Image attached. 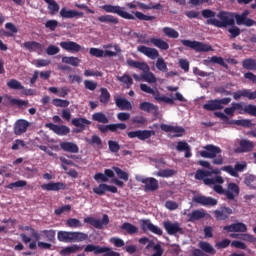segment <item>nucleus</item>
<instances>
[{
	"mask_svg": "<svg viewBox=\"0 0 256 256\" xmlns=\"http://www.w3.org/2000/svg\"><path fill=\"white\" fill-rule=\"evenodd\" d=\"M229 125H238L240 127H252L253 123L249 119H242V120H232L229 122Z\"/></svg>",
	"mask_w": 256,
	"mask_h": 256,
	"instance_id": "nucleus-54",
	"label": "nucleus"
},
{
	"mask_svg": "<svg viewBox=\"0 0 256 256\" xmlns=\"http://www.w3.org/2000/svg\"><path fill=\"white\" fill-rule=\"evenodd\" d=\"M217 17L221 21L217 20L215 18L208 19V20H206V25H213V27H218L219 29H222V27H227V26L233 27V25H235V19L233 18V15H231L225 11H221L217 15Z\"/></svg>",
	"mask_w": 256,
	"mask_h": 256,
	"instance_id": "nucleus-4",
	"label": "nucleus"
},
{
	"mask_svg": "<svg viewBox=\"0 0 256 256\" xmlns=\"http://www.w3.org/2000/svg\"><path fill=\"white\" fill-rule=\"evenodd\" d=\"M223 185L225 183V180L221 176H216L215 178L205 179L204 185Z\"/></svg>",
	"mask_w": 256,
	"mask_h": 256,
	"instance_id": "nucleus-58",
	"label": "nucleus"
},
{
	"mask_svg": "<svg viewBox=\"0 0 256 256\" xmlns=\"http://www.w3.org/2000/svg\"><path fill=\"white\" fill-rule=\"evenodd\" d=\"M150 43L154 45V47H157L158 49H161L162 51H167L169 49V43L164 41L161 38H151Z\"/></svg>",
	"mask_w": 256,
	"mask_h": 256,
	"instance_id": "nucleus-39",
	"label": "nucleus"
},
{
	"mask_svg": "<svg viewBox=\"0 0 256 256\" xmlns=\"http://www.w3.org/2000/svg\"><path fill=\"white\" fill-rule=\"evenodd\" d=\"M229 103H231L230 97L209 100L206 104L203 105V109H205V111H219L223 109V105H229Z\"/></svg>",
	"mask_w": 256,
	"mask_h": 256,
	"instance_id": "nucleus-11",
	"label": "nucleus"
},
{
	"mask_svg": "<svg viewBox=\"0 0 256 256\" xmlns=\"http://www.w3.org/2000/svg\"><path fill=\"white\" fill-rule=\"evenodd\" d=\"M198 247L201 249V251H204V253H209V255H215V253H217L215 248H213L209 242L201 241L199 242Z\"/></svg>",
	"mask_w": 256,
	"mask_h": 256,
	"instance_id": "nucleus-45",
	"label": "nucleus"
},
{
	"mask_svg": "<svg viewBox=\"0 0 256 256\" xmlns=\"http://www.w3.org/2000/svg\"><path fill=\"white\" fill-rule=\"evenodd\" d=\"M3 105L6 107H19V109H23V107H27L29 105V101L21 100V99H16L11 96H5L4 98L2 97Z\"/></svg>",
	"mask_w": 256,
	"mask_h": 256,
	"instance_id": "nucleus-20",
	"label": "nucleus"
},
{
	"mask_svg": "<svg viewBox=\"0 0 256 256\" xmlns=\"http://www.w3.org/2000/svg\"><path fill=\"white\" fill-rule=\"evenodd\" d=\"M175 173L177 172L173 169H164V170L158 171L156 175L157 177L169 178V177H173Z\"/></svg>",
	"mask_w": 256,
	"mask_h": 256,
	"instance_id": "nucleus-63",
	"label": "nucleus"
},
{
	"mask_svg": "<svg viewBox=\"0 0 256 256\" xmlns=\"http://www.w3.org/2000/svg\"><path fill=\"white\" fill-rule=\"evenodd\" d=\"M192 202L196 205H201L202 207H215L218 201L213 197L203 196L201 194L194 195Z\"/></svg>",
	"mask_w": 256,
	"mask_h": 256,
	"instance_id": "nucleus-12",
	"label": "nucleus"
},
{
	"mask_svg": "<svg viewBox=\"0 0 256 256\" xmlns=\"http://www.w3.org/2000/svg\"><path fill=\"white\" fill-rule=\"evenodd\" d=\"M41 189H43V191H65V189H67V184L63 182H49L47 184H42Z\"/></svg>",
	"mask_w": 256,
	"mask_h": 256,
	"instance_id": "nucleus-25",
	"label": "nucleus"
},
{
	"mask_svg": "<svg viewBox=\"0 0 256 256\" xmlns=\"http://www.w3.org/2000/svg\"><path fill=\"white\" fill-rule=\"evenodd\" d=\"M100 23H112L113 25L119 24V19L113 15H104L97 18Z\"/></svg>",
	"mask_w": 256,
	"mask_h": 256,
	"instance_id": "nucleus-46",
	"label": "nucleus"
},
{
	"mask_svg": "<svg viewBox=\"0 0 256 256\" xmlns=\"http://www.w3.org/2000/svg\"><path fill=\"white\" fill-rule=\"evenodd\" d=\"M107 191H109L110 193H117L118 190L117 187L105 183H101L97 187L93 188V193L99 196L104 195L105 193H107Z\"/></svg>",
	"mask_w": 256,
	"mask_h": 256,
	"instance_id": "nucleus-23",
	"label": "nucleus"
},
{
	"mask_svg": "<svg viewBox=\"0 0 256 256\" xmlns=\"http://www.w3.org/2000/svg\"><path fill=\"white\" fill-rule=\"evenodd\" d=\"M137 5H138L139 9H145L147 11H149L151 9H157L158 11H160V9H163V5H161V3L153 5V4H145L142 2H137Z\"/></svg>",
	"mask_w": 256,
	"mask_h": 256,
	"instance_id": "nucleus-51",
	"label": "nucleus"
},
{
	"mask_svg": "<svg viewBox=\"0 0 256 256\" xmlns=\"http://www.w3.org/2000/svg\"><path fill=\"white\" fill-rule=\"evenodd\" d=\"M176 151L183 152L185 151V158L189 159L193 156L191 153V146L187 142L179 141L176 146Z\"/></svg>",
	"mask_w": 256,
	"mask_h": 256,
	"instance_id": "nucleus-37",
	"label": "nucleus"
},
{
	"mask_svg": "<svg viewBox=\"0 0 256 256\" xmlns=\"http://www.w3.org/2000/svg\"><path fill=\"white\" fill-rule=\"evenodd\" d=\"M204 65H209L211 63H216V65H220L221 67H224V69H229V65L225 63V59L221 56H212L208 59H205L203 61Z\"/></svg>",
	"mask_w": 256,
	"mask_h": 256,
	"instance_id": "nucleus-36",
	"label": "nucleus"
},
{
	"mask_svg": "<svg viewBox=\"0 0 256 256\" xmlns=\"http://www.w3.org/2000/svg\"><path fill=\"white\" fill-rule=\"evenodd\" d=\"M101 9L105 11V13H114L115 15H118V17H121L122 19H128L129 21H134L135 16L133 14H130L125 10V7H121L119 5H111V4H105L101 6Z\"/></svg>",
	"mask_w": 256,
	"mask_h": 256,
	"instance_id": "nucleus-9",
	"label": "nucleus"
},
{
	"mask_svg": "<svg viewBox=\"0 0 256 256\" xmlns=\"http://www.w3.org/2000/svg\"><path fill=\"white\" fill-rule=\"evenodd\" d=\"M60 147L62 151H66L67 153H79V146L73 142H62L60 143Z\"/></svg>",
	"mask_w": 256,
	"mask_h": 256,
	"instance_id": "nucleus-38",
	"label": "nucleus"
},
{
	"mask_svg": "<svg viewBox=\"0 0 256 256\" xmlns=\"http://www.w3.org/2000/svg\"><path fill=\"white\" fill-rule=\"evenodd\" d=\"M207 177H211V173H209V170H203V169H198L194 175V178L197 181H203V183H205V179H211Z\"/></svg>",
	"mask_w": 256,
	"mask_h": 256,
	"instance_id": "nucleus-44",
	"label": "nucleus"
},
{
	"mask_svg": "<svg viewBox=\"0 0 256 256\" xmlns=\"http://www.w3.org/2000/svg\"><path fill=\"white\" fill-rule=\"evenodd\" d=\"M141 229L144 233H147V231H150V233H153L154 235H163V230L159 228V226H155L151 220L149 219H143L141 220Z\"/></svg>",
	"mask_w": 256,
	"mask_h": 256,
	"instance_id": "nucleus-16",
	"label": "nucleus"
},
{
	"mask_svg": "<svg viewBox=\"0 0 256 256\" xmlns=\"http://www.w3.org/2000/svg\"><path fill=\"white\" fill-rule=\"evenodd\" d=\"M24 231H30L31 237L35 239V241H32L29 244V249H31L32 251H35V249H37V245L40 249L51 250V247H53V245H51L50 243H53L55 241V230H42L39 234V232L33 227L24 226ZM41 235H45L46 241H49L50 243L41 242Z\"/></svg>",
	"mask_w": 256,
	"mask_h": 256,
	"instance_id": "nucleus-1",
	"label": "nucleus"
},
{
	"mask_svg": "<svg viewBox=\"0 0 256 256\" xmlns=\"http://www.w3.org/2000/svg\"><path fill=\"white\" fill-rule=\"evenodd\" d=\"M135 180L138 183H142L144 185L143 191H145V193H154V191H157V189H159V180L154 177L136 175Z\"/></svg>",
	"mask_w": 256,
	"mask_h": 256,
	"instance_id": "nucleus-8",
	"label": "nucleus"
},
{
	"mask_svg": "<svg viewBox=\"0 0 256 256\" xmlns=\"http://www.w3.org/2000/svg\"><path fill=\"white\" fill-rule=\"evenodd\" d=\"M120 229L122 231H126L128 235H136V233H139V228L129 222H125L120 226Z\"/></svg>",
	"mask_w": 256,
	"mask_h": 256,
	"instance_id": "nucleus-41",
	"label": "nucleus"
},
{
	"mask_svg": "<svg viewBox=\"0 0 256 256\" xmlns=\"http://www.w3.org/2000/svg\"><path fill=\"white\" fill-rule=\"evenodd\" d=\"M237 25H244L245 27H256V21L249 18V10H245L242 14L235 15Z\"/></svg>",
	"mask_w": 256,
	"mask_h": 256,
	"instance_id": "nucleus-15",
	"label": "nucleus"
},
{
	"mask_svg": "<svg viewBox=\"0 0 256 256\" xmlns=\"http://www.w3.org/2000/svg\"><path fill=\"white\" fill-rule=\"evenodd\" d=\"M113 171L116 173L118 179H122V181H129V173L123 171L119 167H113Z\"/></svg>",
	"mask_w": 256,
	"mask_h": 256,
	"instance_id": "nucleus-55",
	"label": "nucleus"
},
{
	"mask_svg": "<svg viewBox=\"0 0 256 256\" xmlns=\"http://www.w3.org/2000/svg\"><path fill=\"white\" fill-rule=\"evenodd\" d=\"M156 68L158 69V71H161L162 73H167V71H169V68H167V63L163 58L157 59Z\"/></svg>",
	"mask_w": 256,
	"mask_h": 256,
	"instance_id": "nucleus-61",
	"label": "nucleus"
},
{
	"mask_svg": "<svg viewBox=\"0 0 256 256\" xmlns=\"http://www.w3.org/2000/svg\"><path fill=\"white\" fill-rule=\"evenodd\" d=\"M60 47L68 53H79L81 51V45L74 41H62Z\"/></svg>",
	"mask_w": 256,
	"mask_h": 256,
	"instance_id": "nucleus-26",
	"label": "nucleus"
},
{
	"mask_svg": "<svg viewBox=\"0 0 256 256\" xmlns=\"http://www.w3.org/2000/svg\"><path fill=\"white\" fill-rule=\"evenodd\" d=\"M97 129L98 131H100V133H107L108 131H111V133H117L119 129L121 131H125V129H127V124L125 123H116V124H108V125L98 124Z\"/></svg>",
	"mask_w": 256,
	"mask_h": 256,
	"instance_id": "nucleus-14",
	"label": "nucleus"
},
{
	"mask_svg": "<svg viewBox=\"0 0 256 256\" xmlns=\"http://www.w3.org/2000/svg\"><path fill=\"white\" fill-rule=\"evenodd\" d=\"M137 51H139V53H142V55H145L149 59H157V57H159V51L155 48L141 45L137 47Z\"/></svg>",
	"mask_w": 256,
	"mask_h": 256,
	"instance_id": "nucleus-28",
	"label": "nucleus"
},
{
	"mask_svg": "<svg viewBox=\"0 0 256 256\" xmlns=\"http://www.w3.org/2000/svg\"><path fill=\"white\" fill-rule=\"evenodd\" d=\"M161 131H164V133H174L172 137H183L185 135V128L182 126H172L168 124H161L160 125Z\"/></svg>",
	"mask_w": 256,
	"mask_h": 256,
	"instance_id": "nucleus-17",
	"label": "nucleus"
},
{
	"mask_svg": "<svg viewBox=\"0 0 256 256\" xmlns=\"http://www.w3.org/2000/svg\"><path fill=\"white\" fill-rule=\"evenodd\" d=\"M235 112L238 115H251L252 117H256V106L253 104H247L243 106V103L234 102L231 104V107H227L224 109V113L229 115V117H235Z\"/></svg>",
	"mask_w": 256,
	"mask_h": 256,
	"instance_id": "nucleus-2",
	"label": "nucleus"
},
{
	"mask_svg": "<svg viewBox=\"0 0 256 256\" xmlns=\"http://www.w3.org/2000/svg\"><path fill=\"white\" fill-rule=\"evenodd\" d=\"M66 225H67V227H70L71 229H78L79 227H83V224L77 218H69L66 221Z\"/></svg>",
	"mask_w": 256,
	"mask_h": 256,
	"instance_id": "nucleus-59",
	"label": "nucleus"
},
{
	"mask_svg": "<svg viewBox=\"0 0 256 256\" xmlns=\"http://www.w3.org/2000/svg\"><path fill=\"white\" fill-rule=\"evenodd\" d=\"M115 104L121 111H131L133 109V105L131 102L125 98L117 97L115 98Z\"/></svg>",
	"mask_w": 256,
	"mask_h": 256,
	"instance_id": "nucleus-35",
	"label": "nucleus"
},
{
	"mask_svg": "<svg viewBox=\"0 0 256 256\" xmlns=\"http://www.w3.org/2000/svg\"><path fill=\"white\" fill-rule=\"evenodd\" d=\"M72 125L78 128L75 131L76 133H83V131H85L87 128L86 125H91V121H89L87 118H74L72 119Z\"/></svg>",
	"mask_w": 256,
	"mask_h": 256,
	"instance_id": "nucleus-30",
	"label": "nucleus"
},
{
	"mask_svg": "<svg viewBox=\"0 0 256 256\" xmlns=\"http://www.w3.org/2000/svg\"><path fill=\"white\" fill-rule=\"evenodd\" d=\"M127 65L129 67H133L134 69H139L143 71L142 79L146 81V83H157V78L153 72H149V65L145 62H139L135 60H127Z\"/></svg>",
	"mask_w": 256,
	"mask_h": 256,
	"instance_id": "nucleus-6",
	"label": "nucleus"
},
{
	"mask_svg": "<svg viewBox=\"0 0 256 256\" xmlns=\"http://www.w3.org/2000/svg\"><path fill=\"white\" fill-rule=\"evenodd\" d=\"M23 187H27V181L25 180H18L6 186L7 189H21Z\"/></svg>",
	"mask_w": 256,
	"mask_h": 256,
	"instance_id": "nucleus-60",
	"label": "nucleus"
},
{
	"mask_svg": "<svg viewBox=\"0 0 256 256\" xmlns=\"http://www.w3.org/2000/svg\"><path fill=\"white\" fill-rule=\"evenodd\" d=\"M242 66L248 71H256V60L253 58L244 59L242 61Z\"/></svg>",
	"mask_w": 256,
	"mask_h": 256,
	"instance_id": "nucleus-49",
	"label": "nucleus"
},
{
	"mask_svg": "<svg viewBox=\"0 0 256 256\" xmlns=\"http://www.w3.org/2000/svg\"><path fill=\"white\" fill-rule=\"evenodd\" d=\"M101 253H104V256H121L119 252H115L113 251V248L107 246H102L100 254Z\"/></svg>",
	"mask_w": 256,
	"mask_h": 256,
	"instance_id": "nucleus-64",
	"label": "nucleus"
},
{
	"mask_svg": "<svg viewBox=\"0 0 256 256\" xmlns=\"http://www.w3.org/2000/svg\"><path fill=\"white\" fill-rule=\"evenodd\" d=\"M206 216H207V212H205L204 209L193 210L191 213L187 214V218L190 223H195V221L205 219Z\"/></svg>",
	"mask_w": 256,
	"mask_h": 256,
	"instance_id": "nucleus-33",
	"label": "nucleus"
},
{
	"mask_svg": "<svg viewBox=\"0 0 256 256\" xmlns=\"http://www.w3.org/2000/svg\"><path fill=\"white\" fill-rule=\"evenodd\" d=\"M27 129H29V122L27 120L20 119L14 124L15 135H23V133H27Z\"/></svg>",
	"mask_w": 256,
	"mask_h": 256,
	"instance_id": "nucleus-31",
	"label": "nucleus"
},
{
	"mask_svg": "<svg viewBox=\"0 0 256 256\" xmlns=\"http://www.w3.org/2000/svg\"><path fill=\"white\" fill-rule=\"evenodd\" d=\"M227 233H247V225L243 222L233 223L223 227Z\"/></svg>",
	"mask_w": 256,
	"mask_h": 256,
	"instance_id": "nucleus-22",
	"label": "nucleus"
},
{
	"mask_svg": "<svg viewBox=\"0 0 256 256\" xmlns=\"http://www.w3.org/2000/svg\"><path fill=\"white\" fill-rule=\"evenodd\" d=\"M84 223L92 225V227H94L95 229H103V225H109V215L104 214L102 220L88 216L84 218Z\"/></svg>",
	"mask_w": 256,
	"mask_h": 256,
	"instance_id": "nucleus-13",
	"label": "nucleus"
},
{
	"mask_svg": "<svg viewBox=\"0 0 256 256\" xmlns=\"http://www.w3.org/2000/svg\"><path fill=\"white\" fill-rule=\"evenodd\" d=\"M46 127L47 129H50V131H53V133H55V135H58L59 137H66V135H69V133H71V128L65 125L47 123Z\"/></svg>",
	"mask_w": 256,
	"mask_h": 256,
	"instance_id": "nucleus-18",
	"label": "nucleus"
},
{
	"mask_svg": "<svg viewBox=\"0 0 256 256\" xmlns=\"http://www.w3.org/2000/svg\"><path fill=\"white\" fill-rule=\"evenodd\" d=\"M113 177H115V172L111 169H106L104 174L98 172L94 175L95 181H102L103 183H107V181H109V179H113Z\"/></svg>",
	"mask_w": 256,
	"mask_h": 256,
	"instance_id": "nucleus-34",
	"label": "nucleus"
},
{
	"mask_svg": "<svg viewBox=\"0 0 256 256\" xmlns=\"http://www.w3.org/2000/svg\"><path fill=\"white\" fill-rule=\"evenodd\" d=\"M58 241L61 243H81V241H87L88 235L83 232H58Z\"/></svg>",
	"mask_w": 256,
	"mask_h": 256,
	"instance_id": "nucleus-5",
	"label": "nucleus"
},
{
	"mask_svg": "<svg viewBox=\"0 0 256 256\" xmlns=\"http://www.w3.org/2000/svg\"><path fill=\"white\" fill-rule=\"evenodd\" d=\"M77 251H81V248L79 247V245H72V246L63 248L61 250V255L67 256V255H71L73 253H77Z\"/></svg>",
	"mask_w": 256,
	"mask_h": 256,
	"instance_id": "nucleus-53",
	"label": "nucleus"
},
{
	"mask_svg": "<svg viewBox=\"0 0 256 256\" xmlns=\"http://www.w3.org/2000/svg\"><path fill=\"white\" fill-rule=\"evenodd\" d=\"M83 15V12L68 10L65 7L60 10V17H62V19H79V17H83Z\"/></svg>",
	"mask_w": 256,
	"mask_h": 256,
	"instance_id": "nucleus-29",
	"label": "nucleus"
},
{
	"mask_svg": "<svg viewBox=\"0 0 256 256\" xmlns=\"http://www.w3.org/2000/svg\"><path fill=\"white\" fill-rule=\"evenodd\" d=\"M140 111H144V113H152L154 117L159 116V107L151 102H142L139 104Z\"/></svg>",
	"mask_w": 256,
	"mask_h": 256,
	"instance_id": "nucleus-24",
	"label": "nucleus"
},
{
	"mask_svg": "<svg viewBox=\"0 0 256 256\" xmlns=\"http://www.w3.org/2000/svg\"><path fill=\"white\" fill-rule=\"evenodd\" d=\"M118 81H120V83H124L125 85H127V89L131 88V85H133V78H131V76L124 74L123 76H118Z\"/></svg>",
	"mask_w": 256,
	"mask_h": 256,
	"instance_id": "nucleus-62",
	"label": "nucleus"
},
{
	"mask_svg": "<svg viewBox=\"0 0 256 256\" xmlns=\"http://www.w3.org/2000/svg\"><path fill=\"white\" fill-rule=\"evenodd\" d=\"M24 49H27L30 52L38 53V55H41L43 53V45L39 42L35 41H28L24 42L23 44Z\"/></svg>",
	"mask_w": 256,
	"mask_h": 256,
	"instance_id": "nucleus-32",
	"label": "nucleus"
},
{
	"mask_svg": "<svg viewBox=\"0 0 256 256\" xmlns=\"http://www.w3.org/2000/svg\"><path fill=\"white\" fill-rule=\"evenodd\" d=\"M163 227L168 235H177V233H183V228L178 222L165 221Z\"/></svg>",
	"mask_w": 256,
	"mask_h": 256,
	"instance_id": "nucleus-21",
	"label": "nucleus"
},
{
	"mask_svg": "<svg viewBox=\"0 0 256 256\" xmlns=\"http://www.w3.org/2000/svg\"><path fill=\"white\" fill-rule=\"evenodd\" d=\"M45 3L48 4V10L50 11V15H55V13L59 12V4L55 2V0H44Z\"/></svg>",
	"mask_w": 256,
	"mask_h": 256,
	"instance_id": "nucleus-52",
	"label": "nucleus"
},
{
	"mask_svg": "<svg viewBox=\"0 0 256 256\" xmlns=\"http://www.w3.org/2000/svg\"><path fill=\"white\" fill-rule=\"evenodd\" d=\"M103 246L88 244L84 248V253H94V255H101V249Z\"/></svg>",
	"mask_w": 256,
	"mask_h": 256,
	"instance_id": "nucleus-47",
	"label": "nucleus"
},
{
	"mask_svg": "<svg viewBox=\"0 0 256 256\" xmlns=\"http://www.w3.org/2000/svg\"><path fill=\"white\" fill-rule=\"evenodd\" d=\"M231 215H233V209L226 206H221L219 209L214 211L216 221H227Z\"/></svg>",
	"mask_w": 256,
	"mask_h": 256,
	"instance_id": "nucleus-19",
	"label": "nucleus"
},
{
	"mask_svg": "<svg viewBox=\"0 0 256 256\" xmlns=\"http://www.w3.org/2000/svg\"><path fill=\"white\" fill-rule=\"evenodd\" d=\"M131 124L142 127V125H147V118L145 116H134L131 119Z\"/></svg>",
	"mask_w": 256,
	"mask_h": 256,
	"instance_id": "nucleus-56",
	"label": "nucleus"
},
{
	"mask_svg": "<svg viewBox=\"0 0 256 256\" xmlns=\"http://www.w3.org/2000/svg\"><path fill=\"white\" fill-rule=\"evenodd\" d=\"M205 151L200 152V156L204 159H213V165H223V156L221 155L222 150L219 146L208 144L204 146Z\"/></svg>",
	"mask_w": 256,
	"mask_h": 256,
	"instance_id": "nucleus-3",
	"label": "nucleus"
},
{
	"mask_svg": "<svg viewBox=\"0 0 256 256\" xmlns=\"http://www.w3.org/2000/svg\"><path fill=\"white\" fill-rule=\"evenodd\" d=\"M99 101L102 105H109V101H111V93H109L107 88H100Z\"/></svg>",
	"mask_w": 256,
	"mask_h": 256,
	"instance_id": "nucleus-40",
	"label": "nucleus"
},
{
	"mask_svg": "<svg viewBox=\"0 0 256 256\" xmlns=\"http://www.w3.org/2000/svg\"><path fill=\"white\" fill-rule=\"evenodd\" d=\"M7 87H9V89H14V90H24L25 86L21 85V82H19L17 79H10L7 82Z\"/></svg>",
	"mask_w": 256,
	"mask_h": 256,
	"instance_id": "nucleus-50",
	"label": "nucleus"
},
{
	"mask_svg": "<svg viewBox=\"0 0 256 256\" xmlns=\"http://www.w3.org/2000/svg\"><path fill=\"white\" fill-rule=\"evenodd\" d=\"M213 190L219 195H225L226 199L233 201L236 197H239V185L236 183H229L227 190L223 189V186L214 184Z\"/></svg>",
	"mask_w": 256,
	"mask_h": 256,
	"instance_id": "nucleus-7",
	"label": "nucleus"
},
{
	"mask_svg": "<svg viewBox=\"0 0 256 256\" xmlns=\"http://www.w3.org/2000/svg\"><path fill=\"white\" fill-rule=\"evenodd\" d=\"M163 33L170 39H177L179 37V32L171 27H164Z\"/></svg>",
	"mask_w": 256,
	"mask_h": 256,
	"instance_id": "nucleus-57",
	"label": "nucleus"
},
{
	"mask_svg": "<svg viewBox=\"0 0 256 256\" xmlns=\"http://www.w3.org/2000/svg\"><path fill=\"white\" fill-rule=\"evenodd\" d=\"M140 89L144 93H148L149 95H153L155 101L157 100V97L160 93L158 89H153V88L149 87L147 84H140Z\"/></svg>",
	"mask_w": 256,
	"mask_h": 256,
	"instance_id": "nucleus-48",
	"label": "nucleus"
},
{
	"mask_svg": "<svg viewBox=\"0 0 256 256\" xmlns=\"http://www.w3.org/2000/svg\"><path fill=\"white\" fill-rule=\"evenodd\" d=\"M255 148V144L251 140L242 139L239 142V147L236 148V153H250Z\"/></svg>",
	"mask_w": 256,
	"mask_h": 256,
	"instance_id": "nucleus-27",
	"label": "nucleus"
},
{
	"mask_svg": "<svg viewBox=\"0 0 256 256\" xmlns=\"http://www.w3.org/2000/svg\"><path fill=\"white\" fill-rule=\"evenodd\" d=\"M92 121H96V123H102L105 125L109 123V118L103 112H95L92 114Z\"/></svg>",
	"mask_w": 256,
	"mask_h": 256,
	"instance_id": "nucleus-42",
	"label": "nucleus"
},
{
	"mask_svg": "<svg viewBox=\"0 0 256 256\" xmlns=\"http://www.w3.org/2000/svg\"><path fill=\"white\" fill-rule=\"evenodd\" d=\"M62 63H65L66 65H72V67H79L81 59L75 56H64L62 57Z\"/></svg>",
	"mask_w": 256,
	"mask_h": 256,
	"instance_id": "nucleus-43",
	"label": "nucleus"
},
{
	"mask_svg": "<svg viewBox=\"0 0 256 256\" xmlns=\"http://www.w3.org/2000/svg\"><path fill=\"white\" fill-rule=\"evenodd\" d=\"M182 45L184 47H189L193 49L197 53H209V51H213V47L209 44H204L203 42L199 41H191V40H181Z\"/></svg>",
	"mask_w": 256,
	"mask_h": 256,
	"instance_id": "nucleus-10",
	"label": "nucleus"
}]
</instances>
